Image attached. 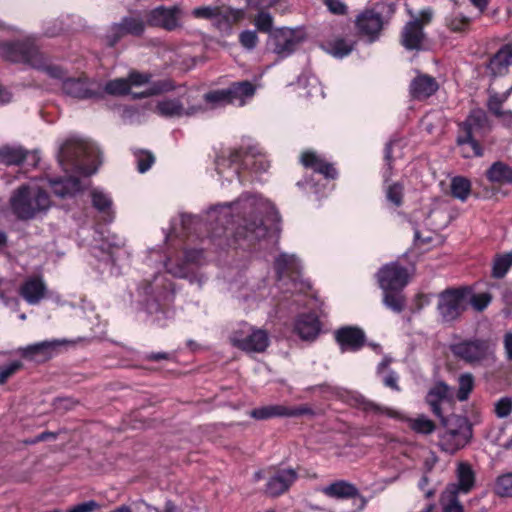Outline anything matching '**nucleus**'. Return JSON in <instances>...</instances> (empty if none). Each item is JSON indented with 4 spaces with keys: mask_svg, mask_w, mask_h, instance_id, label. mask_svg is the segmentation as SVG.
I'll return each instance as SVG.
<instances>
[{
    "mask_svg": "<svg viewBox=\"0 0 512 512\" xmlns=\"http://www.w3.org/2000/svg\"><path fill=\"white\" fill-rule=\"evenodd\" d=\"M274 204L262 194L245 191L231 202L212 205L201 214L182 213L162 228L163 243L140 254L144 278L137 285L146 312L158 325H165L168 311L161 301L174 291L167 275L187 279L201 288L207 276L199 272L206 263L204 249L251 251L270 243L268 222H276ZM273 241H271L272 243Z\"/></svg>",
    "mask_w": 512,
    "mask_h": 512,
    "instance_id": "1",
    "label": "nucleus"
},
{
    "mask_svg": "<svg viewBox=\"0 0 512 512\" xmlns=\"http://www.w3.org/2000/svg\"><path fill=\"white\" fill-rule=\"evenodd\" d=\"M303 269L302 261L295 254L285 252L274 256V270L276 273V284L268 286L266 279L256 281L255 279H236L230 283L229 290L232 295L247 304L248 308H254L271 297L276 299L279 293L293 298V295L305 294L309 288L308 284L301 279Z\"/></svg>",
    "mask_w": 512,
    "mask_h": 512,
    "instance_id": "2",
    "label": "nucleus"
},
{
    "mask_svg": "<svg viewBox=\"0 0 512 512\" xmlns=\"http://www.w3.org/2000/svg\"><path fill=\"white\" fill-rule=\"evenodd\" d=\"M279 308L297 313L293 322V332L303 341H314L321 332L319 313L320 301L312 295L297 294L293 298L285 296L279 300Z\"/></svg>",
    "mask_w": 512,
    "mask_h": 512,
    "instance_id": "3",
    "label": "nucleus"
},
{
    "mask_svg": "<svg viewBox=\"0 0 512 512\" xmlns=\"http://www.w3.org/2000/svg\"><path fill=\"white\" fill-rule=\"evenodd\" d=\"M58 162L66 172L89 176L101 164L100 150L95 143L72 136L60 146Z\"/></svg>",
    "mask_w": 512,
    "mask_h": 512,
    "instance_id": "4",
    "label": "nucleus"
},
{
    "mask_svg": "<svg viewBox=\"0 0 512 512\" xmlns=\"http://www.w3.org/2000/svg\"><path fill=\"white\" fill-rule=\"evenodd\" d=\"M9 204L18 219L31 220L45 215L52 206V200L40 179H33L12 192Z\"/></svg>",
    "mask_w": 512,
    "mask_h": 512,
    "instance_id": "5",
    "label": "nucleus"
},
{
    "mask_svg": "<svg viewBox=\"0 0 512 512\" xmlns=\"http://www.w3.org/2000/svg\"><path fill=\"white\" fill-rule=\"evenodd\" d=\"M216 172L221 184L233 182L235 179L241 183L240 169H248L256 174L267 172L270 161L258 147H251L245 153L241 151H229L223 153L216 160Z\"/></svg>",
    "mask_w": 512,
    "mask_h": 512,
    "instance_id": "6",
    "label": "nucleus"
},
{
    "mask_svg": "<svg viewBox=\"0 0 512 512\" xmlns=\"http://www.w3.org/2000/svg\"><path fill=\"white\" fill-rule=\"evenodd\" d=\"M300 162L306 169L312 170L314 175L298 181L297 186L307 195H313L316 201H320L333 189L330 180L337 178V170L323 154L313 150L304 151L300 156Z\"/></svg>",
    "mask_w": 512,
    "mask_h": 512,
    "instance_id": "7",
    "label": "nucleus"
},
{
    "mask_svg": "<svg viewBox=\"0 0 512 512\" xmlns=\"http://www.w3.org/2000/svg\"><path fill=\"white\" fill-rule=\"evenodd\" d=\"M10 35L16 36V34ZM17 35L20 37L16 39L0 38V58L11 63L30 66L39 48L38 38L34 34L21 35L20 31Z\"/></svg>",
    "mask_w": 512,
    "mask_h": 512,
    "instance_id": "8",
    "label": "nucleus"
},
{
    "mask_svg": "<svg viewBox=\"0 0 512 512\" xmlns=\"http://www.w3.org/2000/svg\"><path fill=\"white\" fill-rule=\"evenodd\" d=\"M126 245L124 236L109 232L91 248V255L98 260L96 269L103 277L118 276L121 274L120 265L117 263L113 249H121Z\"/></svg>",
    "mask_w": 512,
    "mask_h": 512,
    "instance_id": "9",
    "label": "nucleus"
},
{
    "mask_svg": "<svg viewBox=\"0 0 512 512\" xmlns=\"http://www.w3.org/2000/svg\"><path fill=\"white\" fill-rule=\"evenodd\" d=\"M445 428L439 436V446L447 453L453 454L463 448L471 437V427L465 417L450 415L440 418Z\"/></svg>",
    "mask_w": 512,
    "mask_h": 512,
    "instance_id": "10",
    "label": "nucleus"
},
{
    "mask_svg": "<svg viewBox=\"0 0 512 512\" xmlns=\"http://www.w3.org/2000/svg\"><path fill=\"white\" fill-rule=\"evenodd\" d=\"M156 110L158 114L169 118L190 117L199 114L203 108L194 97L192 91L177 97H165L158 101Z\"/></svg>",
    "mask_w": 512,
    "mask_h": 512,
    "instance_id": "11",
    "label": "nucleus"
},
{
    "mask_svg": "<svg viewBox=\"0 0 512 512\" xmlns=\"http://www.w3.org/2000/svg\"><path fill=\"white\" fill-rule=\"evenodd\" d=\"M469 304V289L466 287L446 289L439 294L437 310L445 323L455 321Z\"/></svg>",
    "mask_w": 512,
    "mask_h": 512,
    "instance_id": "12",
    "label": "nucleus"
},
{
    "mask_svg": "<svg viewBox=\"0 0 512 512\" xmlns=\"http://www.w3.org/2000/svg\"><path fill=\"white\" fill-rule=\"evenodd\" d=\"M40 181L46 191L49 188L51 193L60 200L74 199L91 185L90 180L74 175L46 176L40 178Z\"/></svg>",
    "mask_w": 512,
    "mask_h": 512,
    "instance_id": "13",
    "label": "nucleus"
},
{
    "mask_svg": "<svg viewBox=\"0 0 512 512\" xmlns=\"http://www.w3.org/2000/svg\"><path fill=\"white\" fill-rule=\"evenodd\" d=\"M233 346L251 353L263 352L269 345L268 333L260 328H255L248 323L240 324L230 335Z\"/></svg>",
    "mask_w": 512,
    "mask_h": 512,
    "instance_id": "14",
    "label": "nucleus"
},
{
    "mask_svg": "<svg viewBox=\"0 0 512 512\" xmlns=\"http://www.w3.org/2000/svg\"><path fill=\"white\" fill-rule=\"evenodd\" d=\"M357 401L366 411H374L375 413L386 415L389 418L407 422L409 427L416 433L427 435L435 430V424L425 415H420L416 418H408L399 410L379 406L363 396H359Z\"/></svg>",
    "mask_w": 512,
    "mask_h": 512,
    "instance_id": "15",
    "label": "nucleus"
},
{
    "mask_svg": "<svg viewBox=\"0 0 512 512\" xmlns=\"http://www.w3.org/2000/svg\"><path fill=\"white\" fill-rule=\"evenodd\" d=\"M408 13L412 17L403 28L402 31V45L407 50H420L424 41L423 25L431 21L433 11L430 8H425L420 11V18L416 17L411 10Z\"/></svg>",
    "mask_w": 512,
    "mask_h": 512,
    "instance_id": "16",
    "label": "nucleus"
},
{
    "mask_svg": "<svg viewBox=\"0 0 512 512\" xmlns=\"http://www.w3.org/2000/svg\"><path fill=\"white\" fill-rule=\"evenodd\" d=\"M62 91L67 96L77 99L101 98L102 83L86 77H68L62 83Z\"/></svg>",
    "mask_w": 512,
    "mask_h": 512,
    "instance_id": "17",
    "label": "nucleus"
},
{
    "mask_svg": "<svg viewBox=\"0 0 512 512\" xmlns=\"http://www.w3.org/2000/svg\"><path fill=\"white\" fill-rule=\"evenodd\" d=\"M183 10L179 5H160L150 10L146 15L148 26L173 31L181 27Z\"/></svg>",
    "mask_w": 512,
    "mask_h": 512,
    "instance_id": "18",
    "label": "nucleus"
},
{
    "mask_svg": "<svg viewBox=\"0 0 512 512\" xmlns=\"http://www.w3.org/2000/svg\"><path fill=\"white\" fill-rule=\"evenodd\" d=\"M147 22L140 15L123 17L119 23L112 24L106 34L105 40L109 46L116 45L125 35L140 36L144 33Z\"/></svg>",
    "mask_w": 512,
    "mask_h": 512,
    "instance_id": "19",
    "label": "nucleus"
},
{
    "mask_svg": "<svg viewBox=\"0 0 512 512\" xmlns=\"http://www.w3.org/2000/svg\"><path fill=\"white\" fill-rule=\"evenodd\" d=\"M377 278L383 291H401L408 284L410 275L405 267L392 262L378 271Z\"/></svg>",
    "mask_w": 512,
    "mask_h": 512,
    "instance_id": "20",
    "label": "nucleus"
},
{
    "mask_svg": "<svg viewBox=\"0 0 512 512\" xmlns=\"http://www.w3.org/2000/svg\"><path fill=\"white\" fill-rule=\"evenodd\" d=\"M192 15L195 18H203L214 20L220 23L223 20L225 27L229 28L232 24L242 20L245 16L243 9L225 8L222 9L216 6H202L192 10Z\"/></svg>",
    "mask_w": 512,
    "mask_h": 512,
    "instance_id": "21",
    "label": "nucleus"
},
{
    "mask_svg": "<svg viewBox=\"0 0 512 512\" xmlns=\"http://www.w3.org/2000/svg\"><path fill=\"white\" fill-rule=\"evenodd\" d=\"M66 343L65 339L45 340L22 347L19 352L26 359L42 362L57 355Z\"/></svg>",
    "mask_w": 512,
    "mask_h": 512,
    "instance_id": "22",
    "label": "nucleus"
},
{
    "mask_svg": "<svg viewBox=\"0 0 512 512\" xmlns=\"http://www.w3.org/2000/svg\"><path fill=\"white\" fill-rule=\"evenodd\" d=\"M151 75L148 73H139L133 71L128 78H117L102 84L103 94L113 96L126 95L130 92L131 87L143 86L150 82Z\"/></svg>",
    "mask_w": 512,
    "mask_h": 512,
    "instance_id": "23",
    "label": "nucleus"
},
{
    "mask_svg": "<svg viewBox=\"0 0 512 512\" xmlns=\"http://www.w3.org/2000/svg\"><path fill=\"white\" fill-rule=\"evenodd\" d=\"M455 356L467 363H477L483 360L488 354V343L484 340H464L451 346Z\"/></svg>",
    "mask_w": 512,
    "mask_h": 512,
    "instance_id": "24",
    "label": "nucleus"
},
{
    "mask_svg": "<svg viewBox=\"0 0 512 512\" xmlns=\"http://www.w3.org/2000/svg\"><path fill=\"white\" fill-rule=\"evenodd\" d=\"M299 39L294 30L280 28L270 35L269 46L273 53L283 59L290 56L296 49Z\"/></svg>",
    "mask_w": 512,
    "mask_h": 512,
    "instance_id": "25",
    "label": "nucleus"
},
{
    "mask_svg": "<svg viewBox=\"0 0 512 512\" xmlns=\"http://www.w3.org/2000/svg\"><path fill=\"white\" fill-rule=\"evenodd\" d=\"M298 477L299 474L294 468L278 469L268 478L265 492L273 497L279 496L288 491Z\"/></svg>",
    "mask_w": 512,
    "mask_h": 512,
    "instance_id": "26",
    "label": "nucleus"
},
{
    "mask_svg": "<svg viewBox=\"0 0 512 512\" xmlns=\"http://www.w3.org/2000/svg\"><path fill=\"white\" fill-rule=\"evenodd\" d=\"M89 197L93 208L99 213L105 223L115 220L116 211L111 193L102 187H91Z\"/></svg>",
    "mask_w": 512,
    "mask_h": 512,
    "instance_id": "27",
    "label": "nucleus"
},
{
    "mask_svg": "<svg viewBox=\"0 0 512 512\" xmlns=\"http://www.w3.org/2000/svg\"><path fill=\"white\" fill-rule=\"evenodd\" d=\"M447 224L444 213L433 210L426 219L425 225L428 227L422 230L419 226L414 228V241L417 245L431 243L437 237V231L443 229Z\"/></svg>",
    "mask_w": 512,
    "mask_h": 512,
    "instance_id": "28",
    "label": "nucleus"
},
{
    "mask_svg": "<svg viewBox=\"0 0 512 512\" xmlns=\"http://www.w3.org/2000/svg\"><path fill=\"white\" fill-rule=\"evenodd\" d=\"M356 27L361 36L370 43L375 42L383 27L382 16L374 10H365L356 18Z\"/></svg>",
    "mask_w": 512,
    "mask_h": 512,
    "instance_id": "29",
    "label": "nucleus"
},
{
    "mask_svg": "<svg viewBox=\"0 0 512 512\" xmlns=\"http://www.w3.org/2000/svg\"><path fill=\"white\" fill-rule=\"evenodd\" d=\"M18 292L26 303L37 305L46 297L48 289L43 277L34 275L24 279Z\"/></svg>",
    "mask_w": 512,
    "mask_h": 512,
    "instance_id": "30",
    "label": "nucleus"
},
{
    "mask_svg": "<svg viewBox=\"0 0 512 512\" xmlns=\"http://www.w3.org/2000/svg\"><path fill=\"white\" fill-rule=\"evenodd\" d=\"M488 128V119L482 109L472 110L467 119L460 124L459 142L468 141L469 137L475 138L483 134Z\"/></svg>",
    "mask_w": 512,
    "mask_h": 512,
    "instance_id": "31",
    "label": "nucleus"
},
{
    "mask_svg": "<svg viewBox=\"0 0 512 512\" xmlns=\"http://www.w3.org/2000/svg\"><path fill=\"white\" fill-rule=\"evenodd\" d=\"M335 338L342 352H355L365 341L364 332L357 327H342L335 332Z\"/></svg>",
    "mask_w": 512,
    "mask_h": 512,
    "instance_id": "32",
    "label": "nucleus"
},
{
    "mask_svg": "<svg viewBox=\"0 0 512 512\" xmlns=\"http://www.w3.org/2000/svg\"><path fill=\"white\" fill-rule=\"evenodd\" d=\"M0 160L6 165H20L31 160V165H36L39 155L36 151H27L21 146H4L0 148Z\"/></svg>",
    "mask_w": 512,
    "mask_h": 512,
    "instance_id": "33",
    "label": "nucleus"
},
{
    "mask_svg": "<svg viewBox=\"0 0 512 512\" xmlns=\"http://www.w3.org/2000/svg\"><path fill=\"white\" fill-rule=\"evenodd\" d=\"M453 389L444 382L436 383L426 396V401L431 407L432 412L439 418H442L441 403L450 402L453 399Z\"/></svg>",
    "mask_w": 512,
    "mask_h": 512,
    "instance_id": "34",
    "label": "nucleus"
},
{
    "mask_svg": "<svg viewBox=\"0 0 512 512\" xmlns=\"http://www.w3.org/2000/svg\"><path fill=\"white\" fill-rule=\"evenodd\" d=\"M512 65V48L505 45L500 48L489 60L487 71L492 77L504 76Z\"/></svg>",
    "mask_w": 512,
    "mask_h": 512,
    "instance_id": "35",
    "label": "nucleus"
},
{
    "mask_svg": "<svg viewBox=\"0 0 512 512\" xmlns=\"http://www.w3.org/2000/svg\"><path fill=\"white\" fill-rule=\"evenodd\" d=\"M227 90L231 105L243 107L253 99L256 86L249 81H240L232 83Z\"/></svg>",
    "mask_w": 512,
    "mask_h": 512,
    "instance_id": "36",
    "label": "nucleus"
},
{
    "mask_svg": "<svg viewBox=\"0 0 512 512\" xmlns=\"http://www.w3.org/2000/svg\"><path fill=\"white\" fill-rule=\"evenodd\" d=\"M457 483L450 484L447 488V495L466 494L474 486L475 475L472 468L466 463H459L457 467Z\"/></svg>",
    "mask_w": 512,
    "mask_h": 512,
    "instance_id": "37",
    "label": "nucleus"
},
{
    "mask_svg": "<svg viewBox=\"0 0 512 512\" xmlns=\"http://www.w3.org/2000/svg\"><path fill=\"white\" fill-rule=\"evenodd\" d=\"M31 68L45 73L49 78L63 81L68 78L67 71L60 65L51 62L38 48L35 59L31 62Z\"/></svg>",
    "mask_w": 512,
    "mask_h": 512,
    "instance_id": "38",
    "label": "nucleus"
},
{
    "mask_svg": "<svg viewBox=\"0 0 512 512\" xmlns=\"http://www.w3.org/2000/svg\"><path fill=\"white\" fill-rule=\"evenodd\" d=\"M438 87L435 78L427 74H419L411 81L410 93L413 98L422 100L433 95Z\"/></svg>",
    "mask_w": 512,
    "mask_h": 512,
    "instance_id": "39",
    "label": "nucleus"
},
{
    "mask_svg": "<svg viewBox=\"0 0 512 512\" xmlns=\"http://www.w3.org/2000/svg\"><path fill=\"white\" fill-rule=\"evenodd\" d=\"M384 204L390 211L396 212L404 202V186L400 181L382 184Z\"/></svg>",
    "mask_w": 512,
    "mask_h": 512,
    "instance_id": "40",
    "label": "nucleus"
},
{
    "mask_svg": "<svg viewBox=\"0 0 512 512\" xmlns=\"http://www.w3.org/2000/svg\"><path fill=\"white\" fill-rule=\"evenodd\" d=\"M300 409H292L283 405H267L255 408L250 416L257 420H267L274 417H290L302 414Z\"/></svg>",
    "mask_w": 512,
    "mask_h": 512,
    "instance_id": "41",
    "label": "nucleus"
},
{
    "mask_svg": "<svg viewBox=\"0 0 512 512\" xmlns=\"http://www.w3.org/2000/svg\"><path fill=\"white\" fill-rule=\"evenodd\" d=\"M321 493L334 499H351L359 495L358 489L351 483L339 480L319 489Z\"/></svg>",
    "mask_w": 512,
    "mask_h": 512,
    "instance_id": "42",
    "label": "nucleus"
},
{
    "mask_svg": "<svg viewBox=\"0 0 512 512\" xmlns=\"http://www.w3.org/2000/svg\"><path fill=\"white\" fill-rule=\"evenodd\" d=\"M355 41L349 37H335L323 45V49L335 58L342 59L354 49Z\"/></svg>",
    "mask_w": 512,
    "mask_h": 512,
    "instance_id": "43",
    "label": "nucleus"
},
{
    "mask_svg": "<svg viewBox=\"0 0 512 512\" xmlns=\"http://www.w3.org/2000/svg\"><path fill=\"white\" fill-rule=\"evenodd\" d=\"M198 101L203 108L200 113L207 109H219L231 105L227 88L211 90L203 95L202 101Z\"/></svg>",
    "mask_w": 512,
    "mask_h": 512,
    "instance_id": "44",
    "label": "nucleus"
},
{
    "mask_svg": "<svg viewBox=\"0 0 512 512\" xmlns=\"http://www.w3.org/2000/svg\"><path fill=\"white\" fill-rule=\"evenodd\" d=\"M486 177L492 183L512 184V168L504 162H494L486 171Z\"/></svg>",
    "mask_w": 512,
    "mask_h": 512,
    "instance_id": "45",
    "label": "nucleus"
},
{
    "mask_svg": "<svg viewBox=\"0 0 512 512\" xmlns=\"http://www.w3.org/2000/svg\"><path fill=\"white\" fill-rule=\"evenodd\" d=\"M298 84L306 90L305 96L308 98H323V87L314 75L303 74L298 79Z\"/></svg>",
    "mask_w": 512,
    "mask_h": 512,
    "instance_id": "46",
    "label": "nucleus"
},
{
    "mask_svg": "<svg viewBox=\"0 0 512 512\" xmlns=\"http://www.w3.org/2000/svg\"><path fill=\"white\" fill-rule=\"evenodd\" d=\"M512 92V86L507 89L504 93H490V97L488 100V108L489 111L493 114H495L497 117L501 119V121L504 123V114H506L508 111H502L501 106L502 104L508 99Z\"/></svg>",
    "mask_w": 512,
    "mask_h": 512,
    "instance_id": "47",
    "label": "nucleus"
},
{
    "mask_svg": "<svg viewBox=\"0 0 512 512\" xmlns=\"http://www.w3.org/2000/svg\"><path fill=\"white\" fill-rule=\"evenodd\" d=\"M450 187L451 193L455 198L462 202L468 199L471 192V183L467 178L461 176L454 177L451 180Z\"/></svg>",
    "mask_w": 512,
    "mask_h": 512,
    "instance_id": "48",
    "label": "nucleus"
},
{
    "mask_svg": "<svg viewBox=\"0 0 512 512\" xmlns=\"http://www.w3.org/2000/svg\"><path fill=\"white\" fill-rule=\"evenodd\" d=\"M512 266V252L497 255L494 259L492 274L495 278H502Z\"/></svg>",
    "mask_w": 512,
    "mask_h": 512,
    "instance_id": "49",
    "label": "nucleus"
},
{
    "mask_svg": "<svg viewBox=\"0 0 512 512\" xmlns=\"http://www.w3.org/2000/svg\"><path fill=\"white\" fill-rule=\"evenodd\" d=\"M383 303L384 305L395 313L403 311L405 306L404 297L401 291H383Z\"/></svg>",
    "mask_w": 512,
    "mask_h": 512,
    "instance_id": "50",
    "label": "nucleus"
},
{
    "mask_svg": "<svg viewBox=\"0 0 512 512\" xmlns=\"http://www.w3.org/2000/svg\"><path fill=\"white\" fill-rule=\"evenodd\" d=\"M474 388V377L470 373H463L458 377V390L456 397L459 401H466Z\"/></svg>",
    "mask_w": 512,
    "mask_h": 512,
    "instance_id": "51",
    "label": "nucleus"
},
{
    "mask_svg": "<svg viewBox=\"0 0 512 512\" xmlns=\"http://www.w3.org/2000/svg\"><path fill=\"white\" fill-rule=\"evenodd\" d=\"M470 24V19L462 13L454 11L446 17V25L453 32H463Z\"/></svg>",
    "mask_w": 512,
    "mask_h": 512,
    "instance_id": "52",
    "label": "nucleus"
},
{
    "mask_svg": "<svg viewBox=\"0 0 512 512\" xmlns=\"http://www.w3.org/2000/svg\"><path fill=\"white\" fill-rule=\"evenodd\" d=\"M457 144L460 147V153L465 158L470 157H479L482 156V148L479 143L473 137H469L468 141H464L463 143L459 142V136L457 137Z\"/></svg>",
    "mask_w": 512,
    "mask_h": 512,
    "instance_id": "53",
    "label": "nucleus"
},
{
    "mask_svg": "<svg viewBox=\"0 0 512 512\" xmlns=\"http://www.w3.org/2000/svg\"><path fill=\"white\" fill-rule=\"evenodd\" d=\"M495 492L502 497H512V472L505 473L497 478Z\"/></svg>",
    "mask_w": 512,
    "mask_h": 512,
    "instance_id": "54",
    "label": "nucleus"
},
{
    "mask_svg": "<svg viewBox=\"0 0 512 512\" xmlns=\"http://www.w3.org/2000/svg\"><path fill=\"white\" fill-rule=\"evenodd\" d=\"M396 142H389L385 147L384 160L385 164L382 168V184H386L387 182H395L392 180V149L396 145Z\"/></svg>",
    "mask_w": 512,
    "mask_h": 512,
    "instance_id": "55",
    "label": "nucleus"
},
{
    "mask_svg": "<svg viewBox=\"0 0 512 512\" xmlns=\"http://www.w3.org/2000/svg\"><path fill=\"white\" fill-rule=\"evenodd\" d=\"M137 170L140 173L147 172L153 165L155 158L149 151L138 150L134 153Z\"/></svg>",
    "mask_w": 512,
    "mask_h": 512,
    "instance_id": "56",
    "label": "nucleus"
},
{
    "mask_svg": "<svg viewBox=\"0 0 512 512\" xmlns=\"http://www.w3.org/2000/svg\"><path fill=\"white\" fill-rule=\"evenodd\" d=\"M11 286L12 284L9 281L0 280V301H2L6 307L16 310L19 305V300L9 294V288Z\"/></svg>",
    "mask_w": 512,
    "mask_h": 512,
    "instance_id": "57",
    "label": "nucleus"
},
{
    "mask_svg": "<svg viewBox=\"0 0 512 512\" xmlns=\"http://www.w3.org/2000/svg\"><path fill=\"white\" fill-rule=\"evenodd\" d=\"M457 496L456 494L447 495V491L445 490L442 495L443 512H463V507Z\"/></svg>",
    "mask_w": 512,
    "mask_h": 512,
    "instance_id": "58",
    "label": "nucleus"
},
{
    "mask_svg": "<svg viewBox=\"0 0 512 512\" xmlns=\"http://www.w3.org/2000/svg\"><path fill=\"white\" fill-rule=\"evenodd\" d=\"M241 45L247 50H253L258 43V36L256 31L245 30L239 35Z\"/></svg>",
    "mask_w": 512,
    "mask_h": 512,
    "instance_id": "59",
    "label": "nucleus"
},
{
    "mask_svg": "<svg viewBox=\"0 0 512 512\" xmlns=\"http://www.w3.org/2000/svg\"><path fill=\"white\" fill-rule=\"evenodd\" d=\"M43 29L45 36L54 37L64 30V22L61 18L53 19L45 22Z\"/></svg>",
    "mask_w": 512,
    "mask_h": 512,
    "instance_id": "60",
    "label": "nucleus"
},
{
    "mask_svg": "<svg viewBox=\"0 0 512 512\" xmlns=\"http://www.w3.org/2000/svg\"><path fill=\"white\" fill-rule=\"evenodd\" d=\"M491 302L489 293H479L472 296L469 295V303L477 311H483Z\"/></svg>",
    "mask_w": 512,
    "mask_h": 512,
    "instance_id": "61",
    "label": "nucleus"
},
{
    "mask_svg": "<svg viewBox=\"0 0 512 512\" xmlns=\"http://www.w3.org/2000/svg\"><path fill=\"white\" fill-rule=\"evenodd\" d=\"M272 16L265 11H261L255 18L256 27L263 32H269L272 28Z\"/></svg>",
    "mask_w": 512,
    "mask_h": 512,
    "instance_id": "62",
    "label": "nucleus"
},
{
    "mask_svg": "<svg viewBox=\"0 0 512 512\" xmlns=\"http://www.w3.org/2000/svg\"><path fill=\"white\" fill-rule=\"evenodd\" d=\"M496 415L500 418H505L512 412V399L508 397L501 398L495 404Z\"/></svg>",
    "mask_w": 512,
    "mask_h": 512,
    "instance_id": "63",
    "label": "nucleus"
},
{
    "mask_svg": "<svg viewBox=\"0 0 512 512\" xmlns=\"http://www.w3.org/2000/svg\"><path fill=\"white\" fill-rule=\"evenodd\" d=\"M20 367L21 363L18 361H14L5 367H2L0 369V384H4Z\"/></svg>",
    "mask_w": 512,
    "mask_h": 512,
    "instance_id": "64",
    "label": "nucleus"
}]
</instances>
